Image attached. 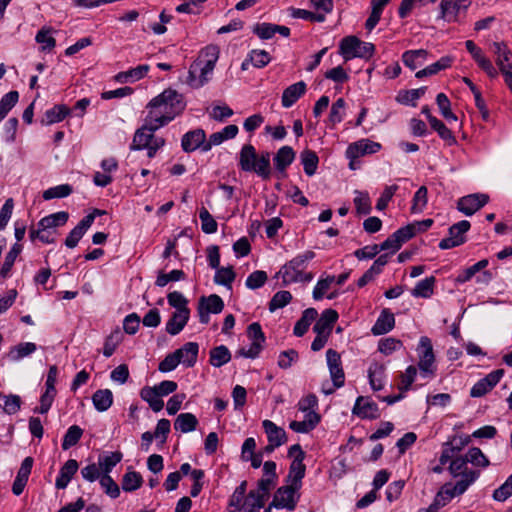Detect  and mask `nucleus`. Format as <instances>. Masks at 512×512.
I'll list each match as a JSON object with an SVG mask.
<instances>
[{
	"label": "nucleus",
	"mask_w": 512,
	"mask_h": 512,
	"mask_svg": "<svg viewBox=\"0 0 512 512\" xmlns=\"http://www.w3.org/2000/svg\"><path fill=\"white\" fill-rule=\"evenodd\" d=\"M146 118L153 128H161L171 122L185 108L182 95L174 89H166L154 97L146 106Z\"/></svg>",
	"instance_id": "f257e3e1"
},
{
	"label": "nucleus",
	"mask_w": 512,
	"mask_h": 512,
	"mask_svg": "<svg viewBox=\"0 0 512 512\" xmlns=\"http://www.w3.org/2000/svg\"><path fill=\"white\" fill-rule=\"evenodd\" d=\"M219 54L220 50L216 45H208L200 51L198 58L189 68L187 84L190 87L198 89L211 80Z\"/></svg>",
	"instance_id": "f03ea898"
},
{
	"label": "nucleus",
	"mask_w": 512,
	"mask_h": 512,
	"mask_svg": "<svg viewBox=\"0 0 512 512\" xmlns=\"http://www.w3.org/2000/svg\"><path fill=\"white\" fill-rule=\"evenodd\" d=\"M315 257L313 251L307 250L298 254L289 262L284 264L277 272L276 277L282 278V284L287 286L291 283L310 282L313 279L312 273H304L307 263Z\"/></svg>",
	"instance_id": "7ed1b4c3"
},
{
	"label": "nucleus",
	"mask_w": 512,
	"mask_h": 512,
	"mask_svg": "<svg viewBox=\"0 0 512 512\" xmlns=\"http://www.w3.org/2000/svg\"><path fill=\"white\" fill-rule=\"evenodd\" d=\"M339 48L340 54L345 60L353 58L368 59L372 57L375 52L374 44L361 41L356 36L344 37L340 42Z\"/></svg>",
	"instance_id": "20e7f679"
},
{
	"label": "nucleus",
	"mask_w": 512,
	"mask_h": 512,
	"mask_svg": "<svg viewBox=\"0 0 512 512\" xmlns=\"http://www.w3.org/2000/svg\"><path fill=\"white\" fill-rule=\"evenodd\" d=\"M416 351L419 358L418 367L422 376H433L435 373V355L430 338L422 336Z\"/></svg>",
	"instance_id": "39448f33"
},
{
	"label": "nucleus",
	"mask_w": 512,
	"mask_h": 512,
	"mask_svg": "<svg viewBox=\"0 0 512 512\" xmlns=\"http://www.w3.org/2000/svg\"><path fill=\"white\" fill-rule=\"evenodd\" d=\"M299 489L291 484L278 488L274 494L272 505L277 509L294 510L300 498Z\"/></svg>",
	"instance_id": "423d86ee"
},
{
	"label": "nucleus",
	"mask_w": 512,
	"mask_h": 512,
	"mask_svg": "<svg viewBox=\"0 0 512 512\" xmlns=\"http://www.w3.org/2000/svg\"><path fill=\"white\" fill-rule=\"evenodd\" d=\"M470 222L467 220L459 221L449 228V236L439 243L442 250L451 249L460 246L466 242L465 233L470 229Z\"/></svg>",
	"instance_id": "0eeeda50"
},
{
	"label": "nucleus",
	"mask_w": 512,
	"mask_h": 512,
	"mask_svg": "<svg viewBox=\"0 0 512 512\" xmlns=\"http://www.w3.org/2000/svg\"><path fill=\"white\" fill-rule=\"evenodd\" d=\"M465 46L468 52L471 54L473 60L487 74L488 77L494 79L498 76L499 72L497 68L493 65L491 60L484 55L483 51L479 47H477L472 40H467L465 42Z\"/></svg>",
	"instance_id": "6e6552de"
},
{
	"label": "nucleus",
	"mask_w": 512,
	"mask_h": 512,
	"mask_svg": "<svg viewBox=\"0 0 512 512\" xmlns=\"http://www.w3.org/2000/svg\"><path fill=\"white\" fill-rule=\"evenodd\" d=\"M489 201L486 194L475 193L461 197L457 202V209L465 214L471 216L479 209H481Z\"/></svg>",
	"instance_id": "1a4fd4ad"
},
{
	"label": "nucleus",
	"mask_w": 512,
	"mask_h": 512,
	"mask_svg": "<svg viewBox=\"0 0 512 512\" xmlns=\"http://www.w3.org/2000/svg\"><path fill=\"white\" fill-rule=\"evenodd\" d=\"M504 375L503 369H497L490 372L484 378L477 381L471 388L470 395L472 397H482L491 391L501 380Z\"/></svg>",
	"instance_id": "9d476101"
},
{
	"label": "nucleus",
	"mask_w": 512,
	"mask_h": 512,
	"mask_svg": "<svg viewBox=\"0 0 512 512\" xmlns=\"http://www.w3.org/2000/svg\"><path fill=\"white\" fill-rule=\"evenodd\" d=\"M327 365L330 372V377L335 388H340L344 385L345 374L341 365L340 354L333 350L326 351Z\"/></svg>",
	"instance_id": "9b49d317"
},
{
	"label": "nucleus",
	"mask_w": 512,
	"mask_h": 512,
	"mask_svg": "<svg viewBox=\"0 0 512 512\" xmlns=\"http://www.w3.org/2000/svg\"><path fill=\"white\" fill-rule=\"evenodd\" d=\"M381 148L380 143L369 139H362L350 144L346 150V157L349 160H356L367 154H374Z\"/></svg>",
	"instance_id": "f8f14e48"
},
{
	"label": "nucleus",
	"mask_w": 512,
	"mask_h": 512,
	"mask_svg": "<svg viewBox=\"0 0 512 512\" xmlns=\"http://www.w3.org/2000/svg\"><path fill=\"white\" fill-rule=\"evenodd\" d=\"M469 5V0H441L440 18L448 22L456 21L459 13L465 11Z\"/></svg>",
	"instance_id": "ddd939ff"
},
{
	"label": "nucleus",
	"mask_w": 512,
	"mask_h": 512,
	"mask_svg": "<svg viewBox=\"0 0 512 512\" xmlns=\"http://www.w3.org/2000/svg\"><path fill=\"white\" fill-rule=\"evenodd\" d=\"M491 48L501 73L512 70V51L504 42H493Z\"/></svg>",
	"instance_id": "4468645a"
},
{
	"label": "nucleus",
	"mask_w": 512,
	"mask_h": 512,
	"mask_svg": "<svg viewBox=\"0 0 512 512\" xmlns=\"http://www.w3.org/2000/svg\"><path fill=\"white\" fill-rule=\"evenodd\" d=\"M353 414L362 419H376L380 416L377 404L363 396L356 399Z\"/></svg>",
	"instance_id": "2eb2a0df"
},
{
	"label": "nucleus",
	"mask_w": 512,
	"mask_h": 512,
	"mask_svg": "<svg viewBox=\"0 0 512 512\" xmlns=\"http://www.w3.org/2000/svg\"><path fill=\"white\" fill-rule=\"evenodd\" d=\"M264 504L265 501L263 497L258 496V492L249 491L245 499L239 501V504L229 505V507L233 508L230 512H260Z\"/></svg>",
	"instance_id": "dca6fc26"
},
{
	"label": "nucleus",
	"mask_w": 512,
	"mask_h": 512,
	"mask_svg": "<svg viewBox=\"0 0 512 512\" xmlns=\"http://www.w3.org/2000/svg\"><path fill=\"white\" fill-rule=\"evenodd\" d=\"M153 127L154 125H151L148 119L145 118L144 125L141 128H139L134 134L131 149L142 150L146 146H149L153 133L159 129Z\"/></svg>",
	"instance_id": "f3484780"
},
{
	"label": "nucleus",
	"mask_w": 512,
	"mask_h": 512,
	"mask_svg": "<svg viewBox=\"0 0 512 512\" xmlns=\"http://www.w3.org/2000/svg\"><path fill=\"white\" fill-rule=\"evenodd\" d=\"M205 140V131L203 129H195L183 135L181 146L185 152H193L198 148L202 150V146H204Z\"/></svg>",
	"instance_id": "a211bd4d"
},
{
	"label": "nucleus",
	"mask_w": 512,
	"mask_h": 512,
	"mask_svg": "<svg viewBox=\"0 0 512 512\" xmlns=\"http://www.w3.org/2000/svg\"><path fill=\"white\" fill-rule=\"evenodd\" d=\"M190 317V310L183 309L173 312L170 319L167 321L165 330L168 334L175 336L179 334L186 326Z\"/></svg>",
	"instance_id": "6ab92c4d"
},
{
	"label": "nucleus",
	"mask_w": 512,
	"mask_h": 512,
	"mask_svg": "<svg viewBox=\"0 0 512 512\" xmlns=\"http://www.w3.org/2000/svg\"><path fill=\"white\" fill-rule=\"evenodd\" d=\"M338 319V313L333 309H326L322 312L320 318L316 321L313 330L316 334L329 336L334 323Z\"/></svg>",
	"instance_id": "aec40b11"
},
{
	"label": "nucleus",
	"mask_w": 512,
	"mask_h": 512,
	"mask_svg": "<svg viewBox=\"0 0 512 512\" xmlns=\"http://www.w3.org/2000/svg\"><path fill=\"white\" fill-rule=\"evenodd\" d=\"M306 92V84L299 81L288 86L282 94L281 103L284 108H289L294 105L297 100Z\"/></svg>",
	"instance_id": "412c9836"
},
{
	"label": "nucleus",
	"mask_w": 512,
	"mask_h": 512,
	"mask_svg": "<svg viewBox=\"0 0 512 512\" xmlns=\"http://www.w3.org/2000/svg\"><path fill=\"white\" fill-rule=\"evenodd\" d=\"M79 468L78 462L75 459H69L61 467L59 475L56 478L55 486L57 489H64L68 486L72 477L76 474Z\"/></svg>",
	"instance_id": "4be33fe9"
},
{
	"label": "nucleus",
	"mask_w": 512,
	"mask_h": 512,
	"mask_svg": "<svg viewBox=\"0 0 512 512\" xmlns=\"http://www.w3.org/2000/svg\"><path fill=\"white\" fill-rule=\"evenodd\" d=\"M262 426L267 435L269 443H273L274 445L278 446L286 443L287 435L283 428L277 426L273 421L267 419L262 422Z\"/></svg>",
	"instance_id": "5701e85b"
},
{
	"label": "nucleus",
	"mask_w": 512,
	"mask_h": 512,
	"mask_svg": "<svg viewBox=\"0 0 512 512\" xmlns=\"http://www.w3.org/2000/svg\"><path fill=\"white\" fill-rule=\"evenodd\" d=\"M175 352L179 359H181V364L190 368L193 367L197 361L199 345L196 342H187Z\"/></svg>",
	"instance_id": "b1692460"
},
{
	"label": "nucleus",
	"mask_w": 512,
	"mask_h": 512,
	"mask_svg": "<svg viewBox=\"0 0 512 512\" xmlns=\"http://www.w3.org/2000/svg\"><path fill=\"white\" fill-rule=\"evenodd\" d=\"M395 318L389 309L385 308L381 311L378 319L373 325L371 331L374 335H383L394 328Z\"/></svg>",
	"instance_id": "393cba45"
},
{
	"label": "nucleus",
	"mask_w": 512,
	"mask_h": 512,
	"mask_svg": "<svg viewBox=\"0 0 512 512\" xmlns=\"http://www.w3.org/2000/svg\"><path fill=\"white\" fill-rule=\"evenodd\" d=\"M305 472L306 466L303 463V460L293 459L289 467L287 483L293 485L295 488H301Z\"/></svg>",
	"instance_id": "a878e982"
},
{
	"label": "nucleus",
	"mask_w": 512,
	"mask_h": 512,
	"mask_svg": "<svg viewBox=\"0 0 512 512\" xmlns=\"http://www.w3.org/2000/svg\"><path fill=\"white\" fill-rule=\"evenodd\" d=\"M295 159V152L292 147L290 146H283L281 147L277 153L274 156V165L275 168L281 172L284 173L288 166L291 165V163Z\"/></svg>",
	"instance_id": "bb28decb"
},
{
	"label": "nucleus",
	"mask_w": 512,
	"mask_h": 512,
	"mask_svg": "<svg viewBox=\"0 0 512 512\" xmlns=\"http://www.w3.org/2000/svg\"><path fill=\"white\" fill-rule=\"evenodd\" d=\"M92 402L98 412H105L113 404V393L110 389H99L92 395Z\"/></svg>",
	"instance_id": "cd10ccee"
},
{
	"label": "nucleus",
	"mask_w": 512,
	"mask_h": 512,
	"mask_svg": "<svg viewBox=\"0 0 512 512\" xmlns=\"http://www.w3.org/2000/svg\"><path fill=\"white\" fill-rule=\"evenodd\" d=\"M198 420L192 413H181L174 422V429L182 433H189L196 429Z\"/></svg>",
	"instance_id": "c85d7f7f"
},
{
	"label": "nucleus",
	"mask_w": 512,
	"mask_h": 512,
	"mask_svg": "<svg viewBox=\"0 0 512 512\" xmlns=\"http://www.w3.org/2000/svg\"><path fill=\"white\" fill-rule=\"evenodd\" d=\"M428 52L424 49L409 50L403 53L402 61L411 70L423 65L427 58Z\"/></svg>",
	"instance_id": "c756f323"
},
{
	"label": "nucleus",
	"mask_w": 512,
	"mask_h": 512,
	"mask_svg": "<svg viewBox=\"0 0 512 512\" xmlns=\"http://www.w3.org/2000/svg\"><path fill=\"white\" fill-rule=\"evenodd\" d=\"M209 363L213 367H221L231 360V353L225 345H219L210 350Z\"/></svg>",
	"instance_id": "7c9ffc66"
},
{
	"label": "nucleus",
	"mask_w": 512,
	"mask_h": 512,
	"mask_svg": "<svg viewBox=\"0 0 512 512\" xmlns=\"http://www.w3.org/2000/svg\"><path fill=\"white\" fill-rule=\"evenodd\" d=\"M317 310L314 308H308L306 309L302 317L296 322L294 326V334L298 337L303 336L310 326V324L317 318Z\"/></svg>",
	"instance_id": "2f4dec72"
},
{
	"label": "nucleus",
	"mask_w": 512,
	"mask_h": 512,
	"mask_svg": "<svg viewBox=\"0 0 512 512\" xmlns=\"http://www.w3.org/2000/svg\"><path fill=\"white\" fill-rule=\"evenodd\" d=\"M141 398L146 401L154 412H159L163 409L164 402L159 393L153 387L146 386L140 391Z\"/></svg>",
	"instance_id": "473e14b6"
},
{
	"label": "nucleus",
	"mask_w": 512,
	"mask_h": 512,
	"mask_svg": "<svg viewBox=\"0 0 512 512\" xmlns=\"http://www.w3.org/2000/svg\"><path fill=\"white\" fill-rule=\"evenodd\" d=\"M70 112V109L65 105H55L47 110L42 119V124L52 125L62 121Z\"/></svg>",
	"instance_id": "72a5a7b5"
},
{
	"label": "nucleus",
	"mask_w": 512,
	"mask_h": 512,
	"mask_svg": "<svg viewBox=\"0 0 512 512\" xmlns=\"http://www.w3.org/2000/svg\"><path fill=\"white\" fill-rule=\"evenodd\" d=\"M68 218L69 214L67 212L59 211L42 218L38 222V226L52 231L56 227L63 226L68 221Z\"/></svg>",
	"instance_id": "f704fd0d"
},
{
	"label": "nucleus",
	"mask_w": 512,
	"mask_h": 512,
	"mask_svg": "<svg viewBox=\"0 0 512 512\" xmlns=\"http://www.w3.org/2000/svg\"><path fill=\"white\" fill-rule=\"evenodd\" d=\"M461 477H462L461 480L457 481L455 485H453V486L448 485L449 490L454 495V497L465 493L466 490L468 489V487L478 479L479 472L470 471Z\"/></svg>",
	"instance_id": "c9c22d12"
},
{
	"label": "nucleus",
	"mask_w": 512,
	"mask_h": 512,
	"mask_svg": "<svg viewBox=\"0 0 512 512\" xmlns=\"http://www.w3.org/2000/svg\"><path fill=\"white\" fill-rule=\"evenodd\" d=\"M257 154L255 148L250 145H244L240 151L239 165L243 171L251 172L254 168Z\"/></svg>",
	"instance_id": "e433bc0d"
},
{
	"label": "nucleus",
	"mask_w": 512,
	"mask_h": 512,
	"mask_svg": "<svg viewBox=\"0 0 512 512\" xmlns=\"http://www.w3.org/2000/svg\"><path fill=\"white\" fill-rule=\"evenodd\" d=\"M123 454L120 451L109 452L98 459L102 474H110L112 469L122 460Z\"/></svg>",
	"instance_id": "4c0bfd02"
},
{
	"label": "nucleus",
	"mask_w": 512,
	"mask_h": 512,
	"mask_svg": "<svg viewBox=\"0 0 512 512\" xmlns=\"http://www.w3.org/2000/svg\"><path fill=\"white\" fill-rule=\"evenodd\" d=\"M37 350V346L32 342H24L14 346L8 353L10 360L18 362Z\"/></svg>",
	"instance_id": "58836bf2"
},
{
	"label": "nucleus",
	"mask_w": 512,
	"mask_h": 512,
	"mask_svg": "<svg viewBox=\"0 0 512 512\" xmlns=\"http://www.w3.org/2000/svg\"><path fill=\"white\" fill-rule=\"evenodd\" d=\"M300 159L305 174L308 176H313L316 173L319 162L317 154L312 150L306 149L301 152Z\"/></svg>",
	"instance_id": "ea45409f"
},
{
	"label": "nucleus",
	"mask_w": 512,
	"mask_h": 512,
	"mask_svg": "<svg viewBox=\"0 0 512 512\" xmlns=\"http://www.w3.org/2000/svg\"><path fill=\"white\" fill-rule=\"evenodd\" d=\"M452 58L449 56H444L440 58L437 62L427 66L426 68L419 70L416 72L415 76L417 78H423L426 76H431L438 73L441 70H444L451 66Z\"/></svg>",
	"instance_id": "a19ab883"
},
{
	"label": "nucleus",
	"mask_w": 512,
	"mask_h": 512,
	"mask_svg": "<svg viewBox=\"0 0 512 512\" xmlns=\"http://www.w3.org/2000/svg\"><path fill=\"white\" fill-rule=\"evenodd\" d=\"M429 124L438 133L440 138L446 141L449 145L456 143V138L454 137L453 133L442 121L433 115H429Z\"/></svg>",
	"instance_id": "79ce46f5"
},
{
	"label": "nucleus",
	"mask_w": 512,
	"mask_h": 512,
	"mask_svg": "<svg viewBox=\"0 0 512 512\" xmlns=\"http://www.w3.org/2000/svg\"><path fill=\"white\" fill-rule=\"evenodd\" d=\"M435 278L433 276L427 277L419 281L414 289L412 295L414 297L429 298L433 294Z\"/></svg>",
	"instance_id": "37998d69"
},
{
	"label": "nucleus",
	"mask_w": 512,
	"mask_h": 512,
	"mask_svg": "<svg viewBox=\"0 0 512 512\" xmlns=\"http://www.w3.org/2000/svg\"><path fill=\"white\" fill-rule=\"evenodd\" d=\"M143 478L140 473L136 471H128L122 478V489L125 492H132L141 487Z\"/></svg>",
	"instance_id": "c03bdc74"
},
{
	"label": "nucleus",
	"mask_w": 512,
	"mask_h": 512,
	"mask_svg": "<svg viewBox=\"0 0 512 512\" xmlns=\"http://www.w3.org/2000/svg\"><path fill=\"white\" fill-rule=\"evenodd\" d=\"M19 93L10 91L6 93L0 100V122L7 116L9 111L17 104Z\"/></svg>",
	"instance_id": "a18cd8bd"
},
{
	"label": "nucleus",
	"mask_w": 512,
	"mask_h": 512,
	"mask_svg": "<svg viewBox=\"0 0 512 512\" xmlns=\"http://www.w3.org/2000/svg\"><path fill=\"white\" fill-rule=\"evenodd\" d=\"M199 304L208 310V312L213 314L222 312L224 308V302L222 298L216 294H211L208 297H201Z\"/></svg>",
	"instance_id": "49530a36"
},
{
	"label": "nucleus",
	"mask_w": 512,
	"mask_h": 512,
	"mask_svg": "<svg viewBox=\"0 0 512 512\" xmlns=\"http://www.w3.org/2000/svg\"><path fill=\"white\" fill-rule=\"evenodd\" d=\"M235 279V273L231 266L219 267L216 269L214 276V282L219 285H223L231 289L232 282Z\"/></svg>",
	"instance_id": "de8ad7c7"
},
{
	"label": "nucleus",
	"mask_w": 512,
	"mask_h": 512,
	"mask_svg": "<svg viewBox=\"0 0 512 512\" xmlns=\"http://www.w3.org/2000/svg\"><path fill=\"white\" fill-rule=\"evenodd\" d=\"M466 458L474 466L486 468L490 465L488 458L478 447H472L467 451Z\"/></svg>",
	"instance_id": "09e8293b"
},
{
	"label": "nucleus",
	"mask_w": 512,
	"mask_h": 512,
	"mask_svg": "<svg viewBox=\"0 0 512 512\" xmlns=\"http://www.w3.org/2000/svg\"><path fill=\"white\" fill-rule=\"evenodd\" d=\"M83 434V430L77 426L72 425L68 428L62 441L63 450H68L72 446L76 445Z\"/></svg>",
	"instance_id": "8fccbe9b"
},
{
	"label": "nucleus",
	"mask_w": 512,
	"mask_h": 512,
	"mask_svg": "<svg viewBox=\"0 0 512 512\" xmlns=\"http://www.w3.org/2000/svg\"><path fill=\"white\" fill-rule=\"evenodd\" d=\"M199 218L201 221V229L204 233L213 234L217 231V222L205 207L200 209Z\"/></svg>",
	"instance_id": "3c124183"
},
{
	"label": "nucleus",
	"mask_w": 512,
	"mask_h": 512,
	"mask_svg": "<svg viewBox=\"0 0 512 512\" xmlns=\"http://www.w3.org/2000/svg\"><path fill=\"white\" fill-rule=\"evenodd\" d=\"M353 202L357 213L367 215L371 212V200L367 192L355 191Z\"/></svg>",
	"instance_id": "603ef678"
},
{
	"label": "nucleus",
	"mask_w": 512,
	"mask_h": 512,
	"mask_svg": "<svg viewBox=\"0 0 512 512\" xmlns=\"http://www.w3.org/2000/svg\"><path fill=\"white\" fill-rule=\"evenodd\" d=\"M428 191L425 186H421L416 193L414 194L413 200H412V206H411V212L421 213L425 209L428 201L427 197Z\"/></svg>",
	"instance_id": "864d4df0"
},
{
	"label": "nucleus",
	"mask_w": 512,
	"mask_h": 512,
	"mask_svg": "<svg viewBox=\"0 0 512 512\" xmlns=\"http://www.w3.org/2000/svg\"><path fill=\"white\" fill-rule=\"evenodd\" d=\"M436 103L441 115L448 121H457V116L451 111V104L444 93H439L436 97Z\"/></svg>",
	"instance_id": "5fc2aeb1"
},
{
	"label": "nucleus",
	"mask_w": 512,
	"mask_h": 512,
	"mask_svg": "<svg viewBox=\"0 0 512 512\" xmlns=\"http://www.w3.org/2000/svg\"><path fill=\"white\" fill-rule=\"evenodd\" d=\"M292 300V294L289 291L282 290L274 294L269 302V310L274 312L277 309L285 307Z\"/></svg>",
	"instance_id": "6e6d98bb"
},
{
	"label": "nucleus",
	"mask_w": 512,
	"mask_h": 512,
	"mask_svg": "<svg viewBox=\"0 0 512 512\" xmlns=\"http://www.w3.org/2000/svg\"><path fill=\"white\" fill-rule=\"evenodd\" d=\"M468 460L463 456H455L454 459L451 460L449 465V471L452 476L458 477V476H464L467 472H470L471 470L467 467Z\"/></svg>",
	"instance_id": "4d7b16f0"
},
{
	"label": "nucleus",
	"mask_w": 512,
	"mask_h": 512,
	"mask_svg": "<svg viewBox=\"0 0 512 512\" xmlns=\"http://www.w3.org/2000/svg\"><path fill=\"white\" fill-rule=\"evenodd\" d=\"M72 193V187L69 184H61L51 187L44 191L43 198L50 200L54 198H64Z\"/></svg>",
	"instance_id": "13d9d810"
},
{
	"label": "nucleus",
	"mask_w": 512,
	"mask_h": 512,
	"mask_svg": "<svg viewBox=\"0 0 512 512\" xmlns=\"http://www.w3.org/2000/svg\"><path fill=\"white\" fill-rule=\"evenodd\" d=\"M99 482L105 493L111 498H117L120 495L119 486L109 474H102Z\"/></svg>",
	"instance_id": "bf43d9fd"
},
{
	"label": "nucleus",
	"mask_w": 512,
	"mask_h": 512,
	"mask_svg": "<svg viewBox=\"0 0 512 512\" xmlns=\"http://www.w3.org/2000/svg\"><path fill=\"white\" fill-rule=\"evenodd\" d=\"M252 171L257 173L263 179H268L270 177V157L268 153L262 155L260 158H256Z\"/></svg>",
	"instance_id": "052dcab7"
},
{
	"label": "nucleus",
	"mask_w": 512,
	"mask_h": 512,
	"mask_svg": "<svg viewBox=\"0 0 512 512\" xmlns=\"http://www.w3.org/2000/svg\"><path fill=\"white\" fill-rule=\"evenodd\" d=\"M249 61L254 67L263 68L271 61V56L265 50L256 49L249 53Z\"/></svg>",
	"instance_id": "680f3d73"
},
{
	"label": "nucleus",
	"mask_w": 512,
	"mask_h": 512,
	"mask_svg": "<svg viewBox=\"0 0 512 512\" xmlns=\"http://www.w3.org/2000/svg\"><path fill=\"white\" fill-rule=\"evenodd\" d=\"M35 40L41 44L42 50H51L55 47L56 41L52 36L51 29L42 28L36 34Z\"/></svg>",
	"instance_id": "e2e57ef3"
},
{
	"label": "nucleus",
	"mask_w": 512,
	"mask_h": 512,
	"mask_svg": "<svg viewBox=\"0 0 512 512\" xmlns=\"http://www.w3.org/2000/svg\"><path fill=\"white\" fill-rule=\"evenodd\" d=\"M402 347V342L399 339L388 337L381 339L378 344V350L384 355H390L394 351Z\"/></svg>",
	"instance_id": "0e129e2a"
},
{
	"label": "nucleus",
	"mask_w": 512,
	"mask_h": 512,
	"mask_svg": "<svg viewBox=\"0 0 512 512\" xmlns=\"http://www.w3.org/2000/svg\"><path fill=\"white\" fill-rule=\"evenodd\" d=\"M292 17L303 19L311 22H324L325 21V15L324 13L319 12H311L305 9H292Z\"/></svg>",
	"instance_id": "69168bd1"
},
{
	"label": "nucleus",
	"mask_w": 512,
	"mask_h": 512,
	"mask_svg": "<svg viewBox=\"0 0 512 512\" xmlns=\"http://www.w3.org/2000/svg\"><path fill=\"white\" fill-rule=\"evenodd\" d=\"M510 496H512V474L506 479V481L493 492V499L495 501L504 502Z\"/></svg>",
	"instance_id": "338daca9"
},
{
	"label": "nucleus",
	"mask_w": 512,
	"mask_h": 512,
	"mask_svg": "<svg viewBox=\"0 0 512 512\" xmlns=\"http://www.w3.org/2000/svg\"><path fill=\"white\" fill-rule=\"evenodd\" d=\"M267 281V273L262 270L252 272L246 279V286L249 289L255 290L262 287Z\"/></svg>",
	"instance_id": "774afa93"
}]
</instances>
